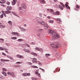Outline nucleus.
I'll use <instances>...</instances> for the list:
<instances>
[{
  "label": "nucleus",
  "mask_w": 80,
  "mask_h": 80,
  "mask_svg": "<svg viewBox=\"0 0 80 80\" xmlns=\"http://www.w3.org/2000/svg\"><path fill=\"white\" fill-rule=\"evenodd\" d=\"M39 69H40V70H41L43 72H45V70L41 68H39Z\"/></svg>",
  "instance_id": "obj_30"
},
{
  "label": "nucleus",
  "mask_w": 80,
  "mask_h": 80,
  "mask_svg": "<svg viewBox=\"0 0 80 80\" xmlns=\"http://www.w3.org/2000/svg\"><path fill=\"white\" fill-rule=\"evenodd\" d=\"M51 45L52 47H54V48H55V44H51Z\"/></svg>",
  "instance_id": "obj_19"
},
{
  "label": "nucleus",
  "mask_w": 80,
  "mask_h": 80,
  "mask_svg": "<svg viewBox=\"0 0 80 80\" xmlns=\"http://www.w3.org/2000/svg\"><path fill=\"white\" fill-rule=\"evenodd\" d=\"M3 14H1L0 16V18H3Z\"/></svg>",
  "instance_id": "obj_42"
},
{
  "label": "nucleus",
  "mask_w": 80,
  "mask_h": 80,
  "mask_svg": "<svg viewBox=\"0 0 80 80\" xmlns=\"http://www.w3.org/2000/svg\"><path fill=\"white\" fill-rule=\"evenodd\" d=\"M2 55H4V56H7V55H6V54H5V53L4 52L2 53Z\"/></svg>",
  "instance_id": "obj_46"
},
{
  "label": "nucleus",
  "mask_w": 80,
  "mask_h": 80,
  "mask_svg": "<svg viewBox=\"0 0 80 80\" xmlns=\"http://www.w3.org/2000/svg\"><path fill=\"white\" fill-rule=\"evenodd\" d=\"M35 50H37L38 51H40V49L38 48H35Z\"/></svg>",
  "instance_id": "obj_24"
},
{
  "label": "nucleus",
  "mask_w": 80,
  "mask_h": 80,
  "mask_svg": "<svg viewBox=\"0 0 80 80\" xmlns=\"http://www.w3.org/2000/svg\"><path fill=\"white\" fill-rule=\"evenodd\" d=\"M24 27H27V24H24Z\"/></svg>",
  "instance_id": "obj_64"
},
{
  "label": "nucleus",
  "mask_w": 80,
  "mask_h": 80,
  "mask_svg": "<svg viewBox=\"0 0 80 80\" xmlns=\"http://www.w3.org/2000/svg\"><path fill=\"white\" fill-rule=\"evenodd\" d=\"M12 7L11 6H8L6 8L7 10H8L9 11L12 10Z\"/></svg>",
  "instance_id": "obj_4"
},
{
  "label": "nucleus",
  "mask_w": 80,
  "mask_h": 80,
  "mask_svg": "<svg viewBox=\"0 0 80 80\" xmlns=\"http://www.w3.org/2000/svg\"><path fill=\"white\" fill-rule=\"evenodd\" d=\"M31 78L32 80H38V79L34 78Z\"/></svg>",
  "instance_id": "obj_26"
},
{
  "label": "nucleus",
  "mask_w": 80,
  "mask_h": 80,
  "mask_svg": "<svg viewBox=\"0 0 80 80\" xmlns=\"http://www.w3.org/2000/svg\"><path fill=\"white\" fill-rule=\"evenodd\" d=\"M5 59H1V61H3H3H4V62H5Z\"/></svg>",
  "instance_id": "obj_59"
},
{
  "label": "nucleus",
  "mask_w": 80,
  "mask_h": 80,
  "mask_svg": "<svg viewBox=\"0 0 80 80\" xmlns=\"http://www.w3.org/2000/svg\"><path fill=\"white\" fill-rule=\"evenodd\" d=\"M25 44H22V48H24L25 47Z\"/></svg>",
  "instance_id": "obj_50"
},
{
  "label": "nucleus",
  "mask_w": 80,
  "mask_h": 80,
  "mask_svg": "<svg viewBox=\"0 0 80 80\" xmlns=\"http://www.w3.org/2000/svg\"><path fill=\"white\" fill-rule=\"evenodd\" d=\"M12 13L14 15L16 16V17H19L18 15L17 14V13H16L13 12H12Z\"/></svg>",
  "instance_id": "obj_13"
},
{
  "label": "nucleus",
  "mask_w": 80,
  "mask_h": 80,
  "mask_svg": "<svg viewBox=\"0 0 80 80\" xmlns=\"http://www.w3.org/2000/svg\"><path fill=\"white\" fill-rule=\"evenodd\" d=\"M60 4L63 7V8H65V5H64V4L60 2Z\"/></svg>",
  "instance_id": "obj_21"
},
{
  "label": "nucleus",
  "mask_w": 80,
  "mask_h": 80,
  "mask_svg": "<svg viewBox=\"0 0 80 80\" xmlns=\"http://www.w3.org/2000/svg\"><path fill=\"white\" fill-rule=\"evenodd\" d=\"M38 22L39 24H41L43 25H45V22L42 21H41L40 20H39V21H38Z\"/></svg>",
  "instance_id": "obj_2"
},
{
  "label": "nucleus",
  "mask_w": 80,
  "mask_h": 80,
  "mask_svg": "<svg viewBox=\"0 0 80 80\" xmlns=\"http://www.w3.org/2000/svg\"><path fill=\"white\" fill-rule=\"evenodd\" d=\"M28 63L30 65H32V63L31 62H28Z\"/></svg>",
  "instance_id": "obj_51"
},
{
  "label": "nucleus",
  "mask_w": 80,
  "mask_h": 80,
  "mask_svg": "<svg viewBox=\"0 0 80 80\" xmlns=\"http://www.w3.org/2000/svg\"><path fill=\"white\" fill-rule=\"evenodd\" d=\"M55 20H57V21H58L59 22H62V20H61V19L60 18H57V19H55Z\"/></svg>",
  "instance_id": "obj_16"
},
{
  "label": "nucleus",
  "mask_w": 80,
  "mask_h": 80,
  "mask_svg": "<svg viewBox=\"0 0 80 80\" xmlns=\"http://www.w3.org/2000/svg\"><path fill=\"white\" fill-rule=\"evenodd\" d=\"M15 3H16V1L15 0H13L12 2V4L13 5H15Z\"/></svg>",
  "instance_id": "obj_15"
},
{
  "label": "nucleus",
  "mask_w": 80,
  "mask_h": 80,
  "mask_svg": "<svg viewBox=\"0 0 80 80\" xmlns=\"http://www.w3.org/2000/svg\"><path fill=\"white\" fill-rule=\"evenodd\" d=\"M48 33L51 35H52V38L54 39H56V38L60 37V35L59 34L54 32H53L51 30H49Z\"/></svg>",
  "instance_id": "obj_1"
},
{
  "label": "nucleus",
  "mask_w": 80,
  "mask_h": 80,
  "mask_svg": "<svg viewBox=\"0 0 80 80\" xmlns=\"http://www.w3.org/2000/svg\"><path fill=\"white\" fill-rule=\"evenodd\" d=\"M48 18V19H49V18H50V16H48L47 17Z\"/></svg>",
  "instance_id": "obj_63"
},
{
  "label": "nucleus",
  "mask_w": 80,
  "mask_h": 80,
  "mask_svg": "<svg viewBox=\"0 0 80 80\" xmlns=\"http://www.w3.org/2000/svg\"><path fill=\"white\" fill-rule=\"evenodd\" d=\"M2 75H4V76H5V77H7V73H6V72H4L3 71L2 72Z\"/></svg>",
  "instance_id": "obj_11"
},
{
  "label": "nucleus",
  "mask_w": 80,
  "mask_h": 80,
  "mask_svg": "<svg viewBox=\"0 0 80 80\" xmlns=\"http://www.w3.org/2000/svg\"><path fill=\"white\" fill-rule=\"evenodd\" d=\"M3 15H4L5 17H7V15H6V14H5V13H4Z\"/></svg>",
  "instance_id": "obj_54"
},
{
  "label": "nucleus",
  "mask_w": 80,
  "mask_h": 80,
  "mask_svg": "<svg viewBox=\"0 0 80 80\" xmlns=\"http://www.w3.org/2000/svg\"><path fill=\"white\" fill-rule=\"evenodd\" d=\"M45 55L46 57H48V56H50V54H46Z\"/></svg>",
  "instance_id": "obj_32"
},
{
  "label": "nucleus",
  "mask_w": 80,
  "mask_h": 80,
  "mask_svg": "<svg viewBox=\"0 0 80 80\" xmlns=\"http://www.w3.org/2000/svg\"><path fill=\"white\" fill-rule=\"evenodd\" d=\"M39 1L42 4H45V1L44 0H39Z\"/></svg>",
  "instance_id": "obj_7"
},
{
  "label": "nucleus",
  "mask_w": 80,
  "mask_h": 80,
  "mask_svg": "<svg viewBox=\"0 0 80 80\" xmlns=\"http://www.w3.org/2000/svg\"><path fill=\"white\" fill-rule=\"evenodd\" d=\"M38 73V71H35V73Z\"/></svg>",
  "instance_id": "obj_62"
},
{
  "label": "nucleus",
  "mask_w": 80,
  "mask_h": 80,
  "mask_svg": "<svg viewBox=\"0 0 80 80\" xmlns=\"http://www.w3.org/2000/svg\"><path fill=\"white\" fill-rule=\"evenodd\" d=\"M1 6H2V7H5V6L4 4H1Z\"/></svg>",
  "instance_id": "obj_45"
},
{
  "label": "nucleus",
  "mask_w": 80,
  "mask_h": 80,
  "mask_svg": "<svg viewBox=\"0 0 80 80\" xmlns=\"http://www.w3.org/2000/svg\"><path fill=\"white\" fill-rule=\"evenodd\" d=\"M22 8H26V6H25V5L23 4L22 6Z\"/></svg>",
  "instance_id": "obj_35"
},
{
  "label": "nucleus",
  "mask_w": 80,
  "mask_h": 80,
  "mask_svg": "<svg viewBox=\"0 0 80 80\" xmlns=\"http://www.w3.org/2000/svg\"><path fill=\"white\" fill-rule=\"evenodd\" d=\"M17 38L16 37H12L11 38V39H12V40H16Z\"/></svg>",
  "instance_id": "obj_28"
},
{
  "label": "nucleus",
  "mask_w": 80,
  "mask_h": 80,
  "mask_svg": "<svg viewBox=\"0 0 80 80\" xmlns=\"http://www.w3.org/2000/svg\"><path fill=\"white\" fill-rule=\"evenodd\" d=\"M17 64H21L22 63V62H17L16 63Z\"/></svg>",
  "instance_id": "obj_38"
},
{
  "label": "nucleus",
  "mask_w": 80,
  "mask_h": 80,
  "mask_svg": "<svg viewBox=\"0 0 80 80\" xmlns=\"http://www.w3.org/2000/svg\"><path fill=\"white\" fill-rule=\"evenodd\" d=\"M6 45H7V46H10V44L8 43H6Z\"/></svg>",
  "instance_id": "obj_52"
},
{
  "label": "nucleus",
  "mask_w": 80,
  "mask_h": 80,
  "mask_svg": "<svg viewBox=\"0 0 80 80\" xmlns=\"http://www.w3.org/2000/svg\"><path fill=\"white\" fill-rule=\"evenodd\" d=\"M6 3H7V5H10V3L9 2H7Z\"/></svg>",
  "instance_id": "obj_48"
},
{
  "label": "nucleus",
  "mask_w": 80,
  "mask_h": 80,
  "mask_svg": "<svg viewBox=\"0 0 80 80\" xmlns=\"http://www.w3.org/2000/svg\"><path fill=\"white\" fill-rule=\"evenodd\" d=\"M59 7L61 9V10H63V7L61 6L60 5H59Z\"/></svg>",
  "instance_id": "obj_25"
},
{
  "label": "nucleus",
  "mask_w": 80,
  "mask_h": 80,
  "mask_svg": "<svg viewBox=\"0 0 80 80\" xmlns=\"http://www.w3.org/2000/svg\"><path fill=\"white\" fill-rule=\"evenodd\" d=\"M16 57H18V58H24V57H23V56H21L19 54L17 55Z\"/></svg>",
  "instance_id": "obj_6"
},
{
  "label": "nucleus",
  "mask_w": 80,
  "mask_h": 80,
  "mask_svg": "<svg viewBox=\"0 0 80 80\" xmlns=\"http://www.w3.org/2000/svg\"><path fill=\"white\" fill-rule=\"evenodd\" d=\"M7 57L8 58H11V56H10L8 55L7 56Z\"/></svg>",
  "instance_id": "obj_57"
},
{
  "label": "nucleus",
  "mask_w": 80,
  "mask_h": 80,
  "mask_svg": "<svg viewBox=\"0 0 80 80\" xmlns=\"http://www.w3.org/2000/svg\"><path fill=\"white\" fill-rule=\"evenodd\" d=\"M4 62H10V60L5 59V60H4Z\"/></svg>",
  "instance_id": "obj_44"
},
{
  "label": "nucleus",
  "mask_w": 80,
  "mask_h": 80,
  "mask_svg": "<svg viewBox=\"0 0 80 80\" xmlns=\"http://www.w3.org/2000/svg\"><path fill=\"white\" fill-rule=\"evenodd\" d=\"M12 35H18V33L17 32H12Z\"/></svg>",
  "instance_id": "obj_17"
},
{
  "label": "nucleus",
  "mask_w": 80,
  "mask_h": 80,
  "mask_svg": "<svg viewBox=\"0 0 80 80\" xmlns=\"http://www.w3.org/2000/svg\"><path fill=\"white\" fill-rule=\"evenodd\" d=\"M22 30L23 31V32H26V30L24 28H23Z\"/></svg>",
  "instance_id": "obj_53"
},
{
  "label": "nucleus",
  "mask_w": 80,
  "mask_h": 80,
  "mask_svg": "<svg viewBox=\"0 0 80 80\" xmlns=\"http://www.w3.org/2000/svg\"><path fill=\"white\" fill-rule=\"evenodd\" d=\"M31 45H35V43L33 42H31Z\"/></svg>",
  "instance_id": "obj_43"
},
{
  "label": "nucleus",
  "mask_w": 80,
  "mask_h": 80,
  "mask_svg": "<svg viewBox=\"0 0 80 80\" xmlns=\"http://www.w3.org/2000/svg\"><path fill=\"white\" fill-rule=\"evenodd\" d=\"M44 27L45 29H47L48 27V25H46L44 26Z\"/></svg>",
  "instance_id": "obj_22"
},
{
  "label": "nucleus",
  "mask_w": 80,
  "mask_h": 80,
  "mask_svg": "<svg viewBox=\"0 0 80 80\" xmlns=\"http://www.w3.org/2000/svg\"><path fill=\"white\" fill-rule=\"evenodd\" d=\"M10 59H11V60H14L13 58H12L11 57L10 58Z\"/></svg>",
  "instance_id": "obj_60"
},
{
  "label": "nucleus",
  "mask_w": 80,
  "mask_h": 80,
  "mask_svg": "<svg viewBox=\"0 0 80 80\" xmlns=\"http://www.w3.org/2000/svg\"><path fill=\"white\" fill-rule=\"evenodd\" d=\"M22 75L24 77H26V76H27V73H23L22 74Z\"/></svg>",
  "instance_id": "obj_29"
},
{
  "label": "nucleus",
  "mask_w": 80,
  "mask_h": 80,
  "mask_svg": "<svg viewBox=\"0 0 80 80\" xmlns=\"http://www.w3.org/2000/svg\"><path fill=\"white\" fill-rule=\"evenodd\" d=\"M2 70L3 72H6V71H7V69L5 68H3L2 69Z\"/></svg>",
  "instance_id": "obj_31"
},
{
  "label": "nucleus",
  "mask_w": 80,
  "mask_h": 80,
  "mask_svg": "<svg viewBox=\"0 0 80 80\" xmlns=\"http://www.w3.org/2000/svg\"><path fill=\"white\" fill-rule=\"evenodd\" d=\"M52 13L53 15H60V12L58 11H56L55 12V13L53 11Z\"/></svg>",
  "instance_id": "obj_3"
},
{
  "label": "nucleus",
  "mask_w": 80,
  "mask_h": 80,
  "mask_svg": "<svg viewBox=\"0 0 80 80\" xmlns=\"http://www.w3.org/2000/svg\"><path fill=\"white\" fill-rule=\"evenodd\" d=\"M31 54V55H34V56H36L37 57V53H34V52H31L30 53Z\"/></svg>",
  "instance_id": "obj_12"
},
{
  "label": "nucleus",
  "mask_w": 80,
  "mask_h": 80,
  "mask_svg": "<svg viewBox=\"0 0 80 80\" xmlns=\"http://www.w3.org/2000/svg\"><path fill=\"white\" fill-rule=\"evenodd\" d=\"M0 40H1L2 41L1 42L2 43H3L4 41V39L2 38L0 39Z\"/></svg>",
  "instance_id": "obj_34"
},
{
  "label": "nucleus",
  "mask_w": 80,
  "mask_h": 80,
  "mask_svg": "<svg viewBox=\"0 0 80 80\" xmlns=\"http://www.w3.org/2000/svg\"><path fill=\"white\" fill-rule=\"evenodd\" d=\"M2 13L3 14L4 13H5V12L4 11L2 10Z\"/></svg>",
  "instance_id": "obj_58"
},
{
  "label": "nucleus",
  "mask_w": 80,
  "mask_h": 80,
  "mask_svg": "<svg viewBox=\"0 0 80 80\" xmlns=\"http://www.w3.org/2000/svg\"><path fill=\"white\" fill-rule=\"evenodd\" d=\"M65 6L68 9H70V7H69V6H68V5L67 4H65Z\"/></svg>",
  "instance_id": "obj_14"
},
{
  "label": "nucleus",
  "mask_w": 80,
  "mask_h": 80,
  "mask_svg": "<svg viewBox=\"0 0 80 80\" xmlns=\"http://www.w3.org/2000/svg\"><path fill=\"white\" fill-rule=\"evenodd\" d=\"M42 30H43V29H39L38 31L39 32H42Z\"/></svg>",
  "instance_id": "obj_37"
},
{
  "label": "nucleus",
  "mask_w": 80,
  "mask_h": 80,
  "mask_svg": "<svg viewBox=\"0 0 80 80\" xmlns=\"http://www.w3.org/2000/svg\"><path fill=\"white\" fill-rule=\"evenodd\" d=\"M8 24H9V25H12V21H9L8 22Z\"/></svg>",
  "instance_id": "obj_18"
},
{
  "label": "nucleus",
  "mask_w": 80,
  "mask_h": 80,
  "mask_svg": "<svg viewBox=\"0 0 80 80\" xmlns=\"http://www.w3.org/2000/svg\"><path fill=\"white\" fill-rule=\"evenodd\" d=\"M10 75L12 76L14 78L15 77V73L13 72H11L10 73Z\"/></svg>",
  "instance_id": "obj_8"
},
{
  "label": "nucleus",
  "mask_w": 80,
  "mask_h": 80,
  "mask_svg": "<svg viewBox=\"0 0 80 80\" xmlns=\"http://www.w3.org/2000/svg\"><path fill=\"white\" fill-rule=\"evenodd\" d=\"M0 28H5V26L2 25H0Z\"/></svg>",
  "instance_id": "obj_36"
},
{
  "label": "nucleus",
  "mask_w": 80,
  "mask_h": 80,
  "mask_svg": "<svg viewBox=\"0 0 80 80\" xmlns=\"http://www.w3.org/2000/svg\"><path fill=\"white\" fill-rule=\"evenodd\" d=\"M22 39H19L18 40V42H21V41H22Z\"/></svg>",
  "instance_id": "obj_47"
},
{
  "label": "nucleus",
  "mask_w": 80,
  "mask_h": 80,
  "mask_svg": "<svg viewBox=\"0 0 80 80\" xmlns=\"http://www.w3.org/2000/svg\"><path fill=\"white\" fill-rule=\"evenodd\" d=\"M26 76H30V73H26Z\"/></svg>",
  "instance_id": "obj_39"
},
{
  "label": "nucleus",
  "mask_w": 80,
  "mask_h": 80,
  "mask_svg": "<svg viewBox=\"0 0 80 80\" xmlns=\"http://www.w3.org/2000/svg\"><path fill=\"white\" fill-rule=\"evenodd\" d=\"M3 48L2 47H0V50H3Z\"/></svg>",
  "instance_id": "obj_41"
},
{
  "label": "nucleus",
  "mask_w": 80,
  "mask_h": 80,
  "mask_svg": "<svg viewBox=\"0 0 80 80\" xmlns=\"http://www.w3.org/2000/svg\"><path fill=\"white\" fill-rule=\"evenodd\" d=\"M26 46H27V47H29V48H30V45H29V44H26Z\"/></svg>",
  "instance_id": "obj_40"
},
{
  "label": "nucleus",
  "mask_w": 80,
  "mask_h": 80,
  "mask_svg": "<svg viewBox=\"0 0 80 80\" xmlns=\"http://www.w3.org/2000/svg\"><path fill=\"white\" fill-rule=\"evenodd\" d=\"M0 78H1V79H3V78H4V77H3V76L1 75L0 76Z\"/></svg>",
  "instance_id": "obj_33"
},
{
  "label": "nucleus",
  "mask_w": 80,
  "mask_h": 80,
  "mask_svg": "<svg viewBox=\"0 0 80 80\" xmlns=\"http://www.w3.org/2000/svg\"><path fill=\"white\" fill-rule=\"evenodd\" d=\"M47 11H50L51 13H52L53 11V9H47Z\"/></svg>",
  "instance_id": "obj_23"
},
{
  "label": "nucleus",
  "mask_w": 80,
  "mask_h": 80,
  "mask_svg": "<svg viewBox=\"0 0 80 80\" xmlns=\"http://www.w3.org/2000/svg\"><path fill=\"white\" fill-rule=\"evenodd\" d=\"M32 63H37V59L32 58Z\"/></svg>",
  "instance_id": "obj_5"
},
{
  "label": "nucleus",
  "mask_w": 80,
  "mask_h": 80,
  "mask_svg": "<svg viewBox=\"0 0 80 80\" xmlns=\"http://www.w3.org/2000/svg\"><path fill=\"white\" fill-rule=\"evenodd\" d=\"M55 47L56 48H58V46H56V45H55Z\"/></svg>",
  "instance_id": "obj_56"
},
{
  "label": "nucleus",
  "mask_w": 80,
  "mask_h": 80,
  "mask_svg": "<svg viewBox=\"0 0 80 80\" xmlns=\"http://www.w3.org/2000/svg\"><path fill=\"white\" fill-rule=\"evenodd\" d=\"M10 73L11 72H7V74H8V75H10Z\"/></svg>",
  "instance_id": "obj_55"
},
{
  "label": "nucleus",
  "mask_w": 80,
  "mask_h": 80,
  "mask_svg": "<svg viewBox=\"0 0 80 80\" xmlns=\"http://www.w3.org/2000/svg\"><path fill=\"white\" fill-rule=\"evenodd\" d=\"M5 13L6 14H9L10 13H12V12L8 10L5 11Z\"/></svg>",
  "instance_id": "obj_9"
},
{
  "label": "nucleus",
  "mask_w": 80,
  "mask_h": 80,
  "mask_svg": "<svg viewBox=\"0 0 80 80\" xmlns=\"http://www.w3.org/2000/svg\"><path fill=\"white\" fill-rule=\"evenodd\" d=\"M37 35L38 37H40L41 36V33H38L37 34Z\"/></svg>",
  "instance_id": "obj_27"
},
{
  "label": "nucleus",
  "mask_w": 80,
  "mask_h": 80,
  "mask_svg": "<svg viewBox=\"0 0 80 80\" xmlns=\"http://www.w3.org/2000/svg\"><path fill=\"white\" fill-rule=\"evenodd\" d=\"M38 75L39 77H40V74L39 73H38Z\"/></svg>",
  "instance_id": "obj_61"
},
{
  "label": "nucleus",
  "mask_w": 80,
  "mask_h": 80,
  "mask_svg": "<svg viewBox=\"0 0 80 80\" xmlns=\"http://www.w3.org/2000/svg\"><path fill=\"white\" fill-rule=\"evenodd\" d=\"M53 20H50L48 21V22L49 23H53Z\"/></svg>",
  "instance_id": "obj_20"
},
{
  "label": "nucleus",
  "mask_w": 80,
  "mask_h": 80,
  "mask_svg": "<svg viewBox=\"0 0 80 80\" xmlns=\"http://www.w3.org/2000/svg\"><path fill=\"white\" fill-rule=\"evenodd\" d=\"M76 7L77 8H78V9H79V6L78 5H77L76 6Z\"/></svg>",
  "instance_id": "obj_49"
},
{
  "label": "nucleus",
  "mask_w": 80,
  "mask_h": 80,
  "mask_svg": "<svg viewBox=\"0 0 80 80\" xmlns=\"http://www.w3.org/2000/svg\"><path fill=\"white\" fill-rule=\"evenodd\" d=\"M23 51H24V52H28V53H30V51L26 49H23Z\"/></svg>",
  "instance_id": "obj_10"
}]
</instances>
